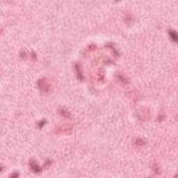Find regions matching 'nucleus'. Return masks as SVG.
<instances>
[{"label": "nucleus", "instance_id": "obj_5", "mask_svg": "<svg viewBox=\"0 0 178 178\" xmlns=\"http://www.w3.org/2000/svg\"><path fill=\"white\" fill-rule=\"evenodd\" d=\"M89 48H90V49H91L92 47H91V46H90V47H89Z\"/></svg>", "mask_w": 178, "mask_h": 178}, {"label": "nucleus", "instance_id": "obj_3", "mask_svg": "<svg viewBox=\"0 0 178 178\" xmlns=\"http://www.w3.org/2000/svg\"><path fill=\"white\" fill-rule=\"evenodd\" d=\"M113 45L114 44L113 43H111V44L106 45L105 47L106 48H112V49H113V52H114L115 55H117V56H120V54L118 51H115Z\"/></svg>", "mask_w": 178, "mask_h": 178}, {"label": "nucleus", "instance_id": "obj_2", "mask_svg": "<svg viewBox=\"0 0 178 178\" xmlns=\"http://www.w3.org/2000/svg\"><path fill=\"white\" fill-rule=\"evenodd\" d=\"M75 67H76V70L78 73V79H79V80L81 81H83L84 76H83V74L81 73V71L80 70V65L79 64H76L75 65Z\"/></svg>", "mask_w": 178, "mask_h": 178}, {"label": "nucleus", "instance_id": "obj_6", "mask_svg": "<svg viewBox=\"0 0 178 178\" xmlns=\"http://www.w3.org/2000/svg\"><path fill=\"white\" fill-rule=\"evenodd\" d=\"M115 1H118V0H115Z\"/></svg>", "mask_w": 178, "mask_h": 178}, {"label": "nucleus", "instance_id": "obj_4", "mask_svg": "<svg viewBox=\"0 0 178 178\" xmlns=\"http://www.w3.org/2000/svg\"><path fill=\"white\" fill-rule=\"evenodd\" d=\"M46 163H49V161L47 160V161L46 162Z\"/></svg>", "mask_w": 178, "mask_h": 178}, {"label": "nucleus", "instance_id": "obj_1", "mask_svg": "<svg viewBox=\"0 0 178 178\" xmlns=\"http://www.w3.org/2000/svg\"><path fill=\"white\" fill-rule=\"evenodd\" d=\"M169 35L170 38L174 41V42H177L178 44V33L174 29L169 30Z\"/></svg>", "mask_w": 178, "mask_h": 178}]
</instances>
